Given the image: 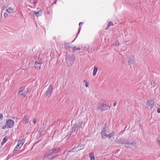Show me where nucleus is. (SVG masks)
<instances>
[{"label": "nucleus", "instance_id": "obj_1", "mask_svg": "<svg viewBox=\"0 0 160 160\" xmlns=\"http://www.w3.org/2000/svg\"><path fill=\"white\" fill-rule=\"evenodd\" d=\"M82 121L80 120L76 122L71 129L70 132L67 135V139L71 135H72L73 136L76 135L78 133V130L82 128Z\"/></svg>", "mask_w": 160, "mask_h": 160}, {"label": "nucleus", "instance_id": "obj_2", "mask_svg": "<svg viewBox=\"0 0 160 160\" xmlns=\"http://www.w3.org/2000/svg\"><path fill=\"white\" fill-rule=\"evenodd\" d=\"M97 108L98 109H100L102 111H103L108 109L110 107L105 101H101L98 103Z\"/></svg>", "mask_w": 160, "mask_h": 160}, {"label": "nucleus", "instance_id": "obj_3", "mask_svg": "<svg viewBox=\"0 0 160 160\" xmlns=\"http://www.w3.org/2000/svg\"><path fill=\"white\" fill-rule=\"evenodd\" d=\"M116 142L119 144L128 145L129 146H132V145L134 144L133 141L131 139L129 141H128V140L127 139L123 138L117 140Z\"/></svg>", "mask_w": 160, "mask_h": 160}, {"label": "nucleus", "instance_id": "obj_4", "mask_svg": "<svg viewBox=\"0 0 160 160\" xmlns=\"http://www.w3.org/2000/svg\"><path fill=\"white\" fill-rule=\"evenodd\" d=\"M55 156V155H54V153L53 150H51L46 153L44 156L43 159L44 160L47 159H54Z\"/></svg>", "mask_w": 160, "mask_h": 160}, {"label": "nucleus", "instance_id": "obj_5", "mask_svg": "<svg viewBox=\"0 0 160 160\" xmlns=\"http://www.w3.org/2000/svg\"><path fill=\"white\" fill-rule=\"evenodd\" d=\"M66 62L68 66H71L74 62L75 57L74 55L67 56L66 58Z\"/></svg>", "mask_w": 160, "mask_h": 160}, {"label": "nucleus", "instance_id": "obj_6", "mask_svg": "<svg viewBox=\"0 0 160 160\" xmlns=\"http://www.w3.org/2000/svg\"><path fill=\"white\" fill-rule=\"evenodd\" d=\"M154 99L152 98V99L148 100L147 102V108L149 110H151L154 106Z\"/></svg>", "mask_w": 160, "mask_h": 160}, {"label": "nucleus", "instance_id": "obj_7", "mask_svg": "<svg viewBox=\"0 0 160 160\" xmlns=\"http://www.w3.org/2000/svg\"><path fill=\"white\" fill-rule=\"evenodd\" d=\"M52 91V85H50L48 87L45 94V97L48 96L49 97L51 95Z\"/></svg>", "mask_w": 160, "mask_h": 160}, {"label": "nucleus", "instance_id": "obj_8", "mask_svg": "<svg viewBox=\"0 0 160 160\" xmlns=\"http://www.w3.org/2000/svg\"><path fill=\"white\" fill-rule=\"evenodd\" d=\"M14 124L13 121L11 119H9L7 120L6 124L7 126V128H12Z\"/></svg>", "mask_w": 160, "mask_h": 160}, {"label": "nucleus", "instance_id": "obj_9", "mask_svg": "<svg viewBox=\"0 0 160 160\" xmlns=\"http://www.w3.org/2000/svg\"><path fill=\"white\" fill-rule=\"evenodd\" d=\"M25 141L24 139H23L22 140L20 141H19L18 142L15 148L14 151H18V149H20L22 146L23 144Z\"/></svg>", "mask_w": 160, "mask_h": 160}, {"label": "nucleus", "instance_id": "obj_10", "mask_svg": "<svg viewBox=\"0 0 160 160\" xmlns=\"http://www.w3.org/2000/svg\"><path fill=\"white\" fill-rule=\"evenodd\" d=\"M28 91L25 90L24 88H21L19 90L18 95L25 97V95L27 94Z\"/></svg>", "mask_w": 160, "mask_h": 160}, {"label": "nucleus", "instance_id": "obj_11", "mask_svg": "<svg viewBox=\"0 0 160 160\" xmlns=\"http://www.w3.org/2000/svg\"><path fill=\"white\" fill-rule=\"evenodd\" d=\"M42 63V62L40 60H39V59H38L37 60H36V61H35L34 63V67H35L37 69H40V68L41 66Z\"/></svg>", "mask_w": 160, "mask_h": 160}, {"label": "nucleus", "instance_id": "obj_12", "mask_svg": "<svg viewBox=\"0 0 160 160\" xmlns=\"http://www.w3.org/2000/svg\"><path fill=\"white\" fill-rule=\"evenodd\" d=\"M28 116L27 114H26L22 119L21 122L23 124H26L28 122Z\"/></svg>", "mask_w": 160, "mask_h": 160}, {"label": "nucleus", "instance_id": "obj_13", "mask_svg": "<svg viewBox=\"0 0 160 160\" xmlns=\"http://www.w3.org/2000/svg\"><path fill=\"white\" fill-rule=\"evenodd\" d=\"M106 129L104 128L102 130L101 132V134L102 138L105 139L106 138L108 137V134L106 133Z\"/></svg>", "mask_w": 160, "mask_h": 160}, {"label": "nucleus", "instance_id": "obj_14", "mask_svg": "<svg viewBox=\"0 0 160 160\" xmlns=\"http://www.w3.org/2000/svg\"><path fill=\"white\" fill-rule=\"evenodd\" d=\"M33 12V15H35L37 17L41 16L42 14V11L41 10H39L37 12L34 11Z\"/></svg>", "mask_w": 160, "mask_h": 160}, {"label": "nucleus", "instance_id": "obj_15", "mask_svg": "<svg viewBox=\"0 0 160 160\" xmlns=\"http://www.w3.org/2000/svg\"><path fill=\"white\" fill-rule=\"evenodd\" d=\"M134 57L133 56H130L129 58V60L128 62V64L134 61Z\"/></svg>", "mask_w": 160, "mask_h": 160}, {"label": "nucleus", "instance_id": "obj_16", "mask_svg": "<svg viewBox=\"0 0 160 160\" xmlns=\"http://www.w3.org/2000/svg\"><path fill=\"white\" fill-rule=\"evenodd\" d=\"M89 156L91 160H95L93 152H91L89 154Z\"/></svg>", "mask_w": 160, "mask_h": 160}, {"label": "nucleus", "instance_id": "obj_17", "mask_svg": "<svg viewBox=\"0 0 160 160\" xmlns=\"http://www.w3.org/2000/svg\"><path fill=\"white\" fill-rule=\"evenodd\" d=\"M98 70V68L97 67H96L95 66H94L93 72V76H95L96 75V73L97 72Z\"/></svg>", "mask_w": 160, "mask_h": 160}, {"label": "nucleus", "instance_id": "obj_18", "mask_svg": "<svg viewBox=\"0 0 160 160\" xmlns=\"http://www.w3.org/2000/svg\"><path fill=\"white\" fill-rule=\"evenodd\" d=\"M53 151V152L54 153V155H55V153H57L59 152L60 149L58 148H57L53 149H52Z\"/></svg>", "mask_w": 160, "mask_h": 160}, {"label": "nucleus", "instance_id": "obj_19", "mask_svg": "<svg viewBox=\"0 0 160 160\" xmlns=\"http://www.w3.org/2000/svg\"><path fill=\"white\" fill-rule=\"evenodd\" d=\"M6 11L9 13H12L13 12V9L12 8H9L7 9Z\"/></svg>", "mask_w": 160, "mask_h": 160}, {"label": "nucleus", "instance_id": "obj_20", "mask_svg": "<svg viewBox=\"0 0 160 160\" xmlns=\"http://www.w3.org/2000/svg\"><path fill=\"white\" fill-rule=\"evenodd\" d=\"M8 140V138L7 137H5L3 139L2 142H1L2 145H3L5 142H7Z\"/></svg>", "mask_w": 160, "mask_h": 160}, {"label": "nucleus", "instance_id": "obj_21", "mask_svg": "<svg viewBox=\"0 0 160 160\" xmlns=\"http://www.w3.org/2000/svg\"><path fill=\"white\" fill-rule=\"evenodd\" d=\"M72 51H73V52H74L76 51V50H80V48H77L76 47H73L72 48Z\"/></svg>", "mask_w": 160, "mask_h": 160}, {"label": "nucleus", "instance_id": "obj_22", "mask_svg": "<svg viewBox=\"0 0 160 160\" xmlns=\"http://www.w3.org/2000/svg\"><path fill=\"white\" fill-rule=\"evenodd\" d=\"M114 132L113 131L110 134H108V137H109V139L110 138L114 135Z\"/></svg>", "mask_w": 160, "mask_h": 160}, {"label": "nucleus", "instance_id": "obj_23", "mask_svg": "<svg viewBox=\"0 0 160 160\" xmlns=\"http://www.w3.org/2000/svg\"><path fill=\"white\" fill-rule=\"evenodd\" d=\"M65 47L66 49H68L69 48H70V45L68 43H65L64 44Z\"/></svg>", "mask_w": 160, "mask_h": 160}, {"label": "nucleus", "instance_id": "obj_24", "mask_svg": "<svg viewBox=\"0 0 160 160\" xmlns=\"http://www.w3.org/2000/svg\"><path fill=\"white\" fill-rule=\"evenodd\" d=\"M151 84L152 85L153 87H154L156 85V84L154 81H151Z\"/></svg>", "mask_w": 160, "mask_h": 160}, {"label": "nucleus", "instance_id": "obj_25", "mask_svg": "<svg viewBox=\"0 0 160 160\" xmlns=\"http://www.w3.org/2000/svg\"><path fill=\"white\" fill-rule=\"evenodd\" d=\"M157 143H158V145L159 146H160V137H158L157 138Z\"/></svg>", "mask_w": 160, "mask_h": 160}, {"label": "nucleus", "instance_id": "obj_26", "mask_svg": "<svg viewBox=\"0 0 160 160\" xmlns=\"http://www.w3.org/2000/svg\"><path fill=\"white\" fill-rule=\"evenodd\" d=\"M113 23L112 22H109L108 25V27L111 26H113Z\"/></svg>", "mask_w": 160, "mask_h": 160}, {"label": "nucleus", "instance_id": "obj_27", "mask_svg": "<svg viewBox=\"0 0 160 160\" xmlns=\"http://www.w3.org/2000/svg\"><path fill=\"white\" fill-rule=\"evenodd\" d=\"M8 14L7 12H5L4 13V16L5 18H7L8 17Z\"/></svg>", "mask_w": 160, "mask_h": 160}, {"label": "nucleus", "instance_id": "obj_28", "mask_svg": "<svg viewBox=\"0 0 160 160\" xmlns=\"http://www.w3.org/2000/svg\"><path fill=\"white\" fill-rule=\"evenodd\" d=\"M3 116L2 114H0V121L2 120L3 119Z\"/></svg>", "mask_w": 160, "mask_h": 160}, {"label": "nucleus", "instance_id": "obj_29", "mask_svg": "<svg viewBox=\"0 0 160 160\" xmlns=\"http://www.w3.org/2000/svg\"><path fill=\"white\" fill-rule=\"evenodd\" d=\"M7 126L6 125V124H5V125L3 126L2 127V129H5L6 128H7Z\"/></svg>", "mask_w": 160, "mask_h": 160}, {"label": "nucleus", "instance_id": "obj_30", "mask_svg": "<svg viewBox=\"0 0 160 160\" xmlns=\"http://www.w3.org/2000/svg\"><path fill=\"white\" fill-rule=\"evenodd\" d=\"M157 112L158 113H160V108H158L157 109Z\"/></svg>", "mask_w": 160, "mask_h": 160}, {"label": "nucleus", "instance_id": "obj_31", "mask_svg": "<svg viewBox=\"0 0 160 160\" xmlns=\"http://www.w3.org/2000/svg\"><path fill=\"white\" fill-rule=\"evenodd\" d=\"M83 82L85 83V84L88 83V82L87 81V80H86V79H84V80H83Z\"/></svg>", "mask_w": 160, "mask_h": 160}, {"label": "nucleus", "instance_id": "obj_32", "mask_svg": "<svg viewBox=\"0 0 160 160\" xmlns=\"http://www.w3.org/2000/svg\"><path fill=\"white\" fill-rule=\"evenodd\" d=\"M88 86V82L85 84V86L86 87H87Z\"/></svg>", "mask_w": 160, "mask_h": 160}, {"label": "nucleus", "instance_id": "obj_33", "mask_svg": "<svg viewBox=\"0 0 160 160\" xmlns=\"http://www.w3.org/2000/svg\"><path fill=\"white\" fill-rule=\"evenodd\" d=\"M116 104H117L116 102H115L114 103V104H113V106H115L116 105Z\"/></svg>", "mask_w": 160, "mask_h": 160}, {"label": "nucleus", "instance_id": "obj_34", "mask_svg": "<svg viewBox=\"0 0 160 160\" xmlns=\"http://www.w3.org/2000/svg\"><path fill=\"white\" fill-rule=\"evenodd\" d=\"M36 122V120L35 119L33 120V122L34 124H35Z\"/></svg>", "mask_w": 160, "mask_h": 160}, {"label": "nucleus", "instance_id": "obj_35", "mask_svg": "<svg viewBox=\"0 0 160 160\" xmlns=\"http://www.w3.org/2000/svg\"><path fill=\"white\" fill-rule=\"evenodd\" d=\"M80 28H79V29L78 30V35L79 34L80 31Z\"/></svg>", "mask_w": 160, "mask_h": 160}, {"label": "nucleus", "instance_id": "obj_36", "mask_svg": "<svg viewBox=\"0 0 160 160\" xmlns=\"http://www.w3.org/2000/svg\"><path fill=\"white\" fill-rule=\"evenodd\" d=\"M82 24V22H80L79 23V26H80V25L81 24Z\"/></svg>", "mask_w": 160, "mask_h": 160}, {"label": "nucleus", "instance_id": "obj_37", "mask_svg": "<svg viewBox=\"0 0 160 160\" xmlns=\"http://www.w3.org/2000/svg\"><path fill=\"white\" fill-rule=\"evenodd\" d=\"M83 148L82 147V148H80V149H82Z\"/></svg>", "mask_w": 160, "mask_h": 160}, {"label": "nucleus", "instance_id": "obj_38", "mask_svg": "<svg viewBox=\"0 0 160 160\" xmlns=\"http://www.w3.org/2000/svg\"><path fill=\"white\" fill-rule=\"evenodd\" d=\"M108 27H107L106 28V29H108Z\"/></svg>", "mask_w": 160, "mask_h": 160}]
</instances>
